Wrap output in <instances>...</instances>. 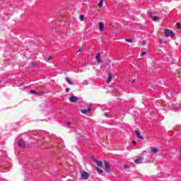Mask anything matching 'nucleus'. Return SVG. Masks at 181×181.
<instances>
[{"label": "nucleus", "mask_w": 181, "mask_h": 181, "mask_svg": "<svg viewBox=\"0 0 181 181\" xmlns=\"http://www.w3.org/2000/svg\"><path fill=\"white\" fill-rule=\"evenodd\" d=\"M152 13L151 12H148V16L149 17V18H152Z\"/></svg>", "instance_id": "nucleus-24"}, {"label": "nucleus", "mask_w": 181, "mask_h": 181, "mask_svg": "<svg viewBox=\"0 0 181 181\" xmlns=\"http://www.w3.org/2000/svg\"><path fill=\"white\" fill-rule=\"evenodd\" d=\"M134 133L139 139H144V136L141 135V132H139V131L135 130Z\"/></svg>", "instance_id": "nucleus-8"}, {"label": "nucleus", "mask_w": 181, "mask_h": 181, "mask_svg": "<svg viewBox=\"0 0 181 181\" xmlns=\"http://www.w3.org/2000/svg\"><path fill=\"white\" fill-rule=\"evenodd\" d=\"M124 169H129V166H128V165H124Z\"/></svg>", "instance_id": "nucleus-29"}, {"label": "nucleus", "mask_w": 181, "mask_h": 181, "mask_svg": "<svg viewBox=\"0 0 181 181\" xmlns=\"http://www.w3.org/2000/svg\"><path fill=\"white\" fill-rule=\"evenodd\" d=\"M52 59H53V57L49 56V57L47 58V61H48V62H50V60H52Z\"/></svg>", "instance_id": "nucleus-25"}, {"label": "nucleus", "mask_w": 181, "mask_h": 181, "mask_svg": "<svg viewBox=\"0 0 181 181\" xmlns=\"http://www.w3.org/2000/svg\"><path fill=\"white\" fill-rule=\"evenodd\" d=\"M177 155H178V158H181V147L178 148Z\"/></svg>", "instance_id": "nucleus-18"}, {"label": "nucleus", "mask_w": 181, "mask_h": 181, "mask_svg": "<svg viewBox=\"0 0 181 181\" xmlns=\"http://www.w3.org/2000/svg\"><path fill=\"white\" fill-rule=\"evenodd\" d=\"M103 117H105V118H110V115H108V114H105L104 116H103Z\"/></svg>", "instance_id": "nucleus-23"}, {"label": "nucleus", "mask_w": 181, "mask_h": 181, "mask_svg": "<svg viewBox=\"0 0 181 181\" xmlns=\"http://www.w3.org/2000/svg\"><path fill=\"white\" fill-rule=\"evenodd\" d=\"M81 177L82 179H83V180H86L87 179H88V177H90V174H88V173L83 171L81 173Z\"/></svg>", "instance_id": "nucleus-3"}, {"label": "nucleus", "mask_w": 181, "mask_h": 181, "mask_svg": "<svg viewBox=\"0 0 181 181\" xmlns=\"http://www.w3.org/2000/svg\"><path fill=\"white\" fill-rule=\"evenodd\" d=\"M164 35H165V36H166V37H169V36L170 37H175V33H173V31L168 30V29H165L164 30Z\"/></svg>", "instance_id": "nucleus-1"}, {"label": "nucleus", "mask_w": 181, "mask_h": 181, "mask_svg": "<svg viewBox=\"0 0 181 181\" xmlns=\"http://www.w3.org/2000/svg\"><path fill=\"white\" fill-rule=\"evenodd\" d=\"M69 91H70V88H66V92L69 93Z\"/></svg>", "instance_id": "nucleus-28"}, {"label": "nucleus", "mask_w": 181, "mask_h": 181, "mask_svg": "<svg viewBox=\"0 0 181 181\" xmlns=\"http://www.w3.org/2000/svg\"><path fill=\"white\" fill-rule=\"evenodd\" d=\"M177 28H178V29L181 28L180 23H177Z\"/></svg>", "instance_id": "nucleus-22"}, {"label": "nucleus", "mask_w": 181, "mask_h": 181, "mask_svg": "<svg viewBox=\"0 0 181 181\" xmlns=\"http://www.w3.org/2000/svg\"><path fill=\"white\" fill-rule=\"evenodd\" d=\"M69 101L71 103H77L78 101V97L72 95L71 98H69Z\"/></svg>", "instance_id": "nucleus-5"}, {"label": "nucleus", "mask_w": 181, "mask_h": 181, "mask_svg": "<svg viewBox=\"0 0 181 181\" xmlns=\"http://www.w3.org/2000/svg\"><path fill=\"white\" fill-rule=\"evenodd\" d=\"M95 59L98 62V63H101L103 61L101 60V54H100V53H98L96 54Z\"/></svg>", "instance_id": "nucleus-12"}, {"label": "nucleus", "mask_w": 181, "mask_h": 181, "mask_svg": "<svg viewBox=\"0 0 181 181\" xmlns=\"http://www.w3.org/2000/svg\"><path fill=\"white\" fill-rule=\"evenodd\" d=\"M145 54H146V52H141V56H145Z\"/></svg>", "instance_id": "nucleus-26"}, {"label": "nucleus", "mask_w": 181, "mask_h": 181, "mask_svg": "<svg viewBox=\"0 0 181 181\" xmlns=\"http://www.w3.org/2000/svg\"><path fill=\"white\" fill-rule=\"evenodd\" d=\"M66 83H69L71 85L73 84V81H71V78H66Z\"/></svg>", "instance_id": "nucleus-16"}, {"label": "nucleus", "mask_w": 181, "mask_h": 181, "mask_svg": "<svg viewBox=\"0 0 181 181\" xmlns=\"http://www.w3.org/2000/svg\"><path fill=\"white\" fill-rule=\"evenodd\" d=\"M78 52H83V50H82V49H79Z\"/></svg>", "instance_id": "nucleus-32"}, {"label": "nucleus", "mask_w": 181, "mask_h": 181, "mask_svg": "<svg viewBox=\"0 0 181 181\" xmlns=\"http://www.w3.org/2000/svg\"><path fill=\"white\" fill-rule=\"evenodd\" d=\"M93 160L96 163L97 166H99V168H103V161L98 160L97 159H94Z\"/></svg>", "instance_id": "nucleus-10"}, {"label": "nucleus", "mask_w": 181, "mask_h": 181, "mask_svg": "<svg viewBox=\"0 0 181 181\" xmlns=\"http://www.w3.org/2000/svg\"><path fill=\"white\" fill-rule=\"evenodd\" d=\"M126 42H128V43H132L133 40L131 38H126L125 39Z\"/></svg>", "instance_id": "nucleus-20"}, {"label": "nucleus", "mask_w": 181, "mask_h": 181, "mask_svg": "<svg viewBox=\"0 0 181 181\" xmlns=\"http://www.w3.org/2000/svg\"><path fill=\"white\" fill-rule=\"evenodd\" d=\"M132 142H133V144H136V142L135 141H133Z\"/></svg>", "instance_id": "nucleus-33"}, {"label": "nucleus", "mask_w": 181, "mask_h": 181, "mask_svg": "<svg viewBox=\"0 0 181 181\" xmlns=\"http://www.w3.org/2000/svg\"><path fill=\"white\" fill-rule=\"evenodd\" d=\"M132 83H135V79H134Z\"/></svg>", "instance_id": "nucleus-31"}, {"label": "nucleus", "mask_w": 181, "mask_h": 181, "mask_svg": "<svg viewBox=\"0 0 181 181\" xmlns=\"http://www.w3.org/2000/svg\"><path fill=\"white\" fill-rule=\"evenodd\" d=\"M104 3V0H100L99 3H98V6L99 8H103V4Z\"/></svg>", "instance_id": "nucleus-15"}, {"label": "nucleus", "mask_w": 181, "mask_h": 181, "mask_svg": "<svg viewBox=\"0 0 181 181\" xmlns=\"http://www.w3.org/2000/svg\"><path fill=\"white\" fill-rule=\"evenodd\" d=\"M32 66H36V64L33 63V64H32Z\"/></svg>", "instance_id": "nucleus-30"}, {"label": "nucleus", "mask_w": 181, "mask_h": 181, "mask_svg": "<svg viewBox=\"0 0 181 181\" xmlns=\"http://www.w3.org/2000/svg\"><path fill=\"white\" fill-rule=\"evenodd\" d=\"M153 21L154 22H158V21H159V18H158V16H154V17L153 18Z\"/></svg>", "instance_id": "nucleus-19"}, {"label": "nucleus", "mask_w": 181, "mask_h": 181, "mask_svg": "<svg viewBox=\"0 0 181 181\" xmlns=\"http://www.w3.org/2000/svg\"><path fill=\"white\" fill-rule=\"evenodd\" d=\"M79 19L81 21V22H83V21H84V16L83 15H81L79 16Z\"/></svg>", "instance_id": "nucleus-21"}, {"label": "nucleus", "mask_w": 181, "mask_h": 181, "mask_svg": "<svg viewBox=\"0 0 181 181\" xmlns=\"http://www.w3.org/2000/svg\"><path fill=\"white\" fill-rule=\"evenodd\" d=\"M91 110H93V106H91V105H88V108L81 110V112L86 114L87 112H90Z\"/></svg>", "instance_id": "nucleus-2"}, {"label": "nucleus", "mask_w": 181, "mask_h": 181, "mask_svg": "<svg viewBox=\"0 0 181 181\" xmlns=\"http://www.w3.org/2000/svg\"><path fill=\"white\" fill-rule=\"evenodd\" d=\"M105 26L104 25V23L100 22L99 23V30L100 32H103L105 29Z\"/></svg>", "instance_id": "nucleus-9"}, {"label": "nucleus", "mask_w": 181, "mask_h": 181, "mask_svg": "<svg viewBox=\"0 0 181 181\" xmlns=\"http://www.w3.org/2000/svg\"><path fill=\"white\" fill-rule=\"evenodd\" d=\"M151 152H152V153H158V148H151Z\"/></svg>", "instance_id": "nucleus-17"}, {"label": "nucleus", "mask_w": 181, "mask_h": 181, "mask_svg": "<svg viewBox=\"0 0 181 181\" xmlns=\"http://www.w3.org/2000/svg\"><path fill=\"white\" fill-rule=\"evenodd\" d=\"M30 93L31 94H35V95H37V96L43 95V94H45L43 91L36 92L35 90H30Z\"/></svg>", "instance_id": "nucleus-4"}, {"label": "nucleus", "mask_w": 181, "mask_h": 181, "mask_svg": "<svg viewBox=\"0 0 181 181\" xmlns=\"http://www.w3.org/2000/svg\"><path fill=\"white\" fill-rule=\"evenodd\" d=\"M18 145L20 148H25V146H26L25 141H23V140H22V139L18 141Z\"/></svg>", "instance_id": "nucleus-6"}, {"label": "nucleus", "mask_w": 181, "mask_h": 181, "mask_svg": "<svg viewBox=\"0 0 181 181\" xmlns=\"http://www.w3.org/2000/svg\"><path fill=\"white\" fill-rule=\"evenodd\" d=\"M71 122H66V125L69 126V125H71Z\"/></svg>", "instance_id": "nucleus-27"}, {"label": "nucleus", "mask_w": 181, "mask_h": 181, "mask_svg": "<svg viewBox=\"0 0 181 181\" xmlns=\"http://www.w3.org/2000/svg\"><path fill=\"white\" fill-rule=\"evenodd\" d=\"M108 78H107V83H110L111 81V80H112V75L111 74V73L108 74Z\"/></svg>", "instance_id": "nucleus-14"}, {"label": "nucleus", "mask_w": 181, "mask_h": 181, "mask_svg": "<svg viewBox=\"0 0 181 181\" xmlns=\"http://www.w3.org/2000/svg\"><path fill=\"white\" fill-rule=\"evenodd\" d=\"M143 160H144V157H140V158L134 160V163H137V164L142 163Z\"/></svg>", "instance_id": "nucleus-11"}, {"label": "nucleus", "mask_w": 181, "mask_h": 181, "mask_svg": "<svg viewBox=\"0 0 181 181\" xmlns=\"http://www.w3.org/2000/svg\"><path fill=\"white\" fill-rule=\"evenodd\" d=\"M105 163V169L106 172L108 173L110 169V163L108 161H104Z\"/></svg>", "instance_id": "nucleus-7"}, {"label": "nucleus", "mask_w": 181, "mask_h": 181, "mask_svg": "<svg viewBox=\"0 0 181 181\" xmlns=\"http://www.w3.org/2000/svg\"><path fill=\"white\" fill-rule=\"evenodd\" d=\"M95 170L99 173V175H101L104 171L103 170V169L98 168V167H95Z\"/></svg>", "instance_id": "nucleus-13"}, {"label": "nucleus", "mask_w": 181, "mask_h": 181, "mask_svg": "<svg viewBox=\"0 0 181 181\" xmlns=\"http://www.w3.org/2000/svg\"><path fill=\"white\" fill-rule=\"evenodd\" d=\"M86 86H87V84H88V83L86 82Z\"/></svg>", "instance_id": "nucleus-34"}]
</instances>
